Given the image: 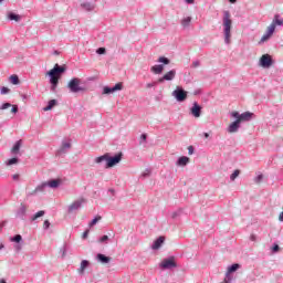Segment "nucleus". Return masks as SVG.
<instances>
[{
  "label": "nucleus",
  "mask_w": 283,
  "mask_h": 283,
  "mask_svg": "<svg viewBox=\"0 0 283 283\" xmlns=\"http://www.w3.org/2000/svg\"><path fill=\"white\" fill-rule=\"evenodd\" d=\"M120 160H123V153H118L114 157H111L109 154H105L103 156L95 158L96 165H103V163H105L104 167L106 169L116 167V165H118V163H120Z\"/></svg>",
  "instance_id": "1"
},
{
  "label": "nucleus",
  "mask_w": 283,
  "mask_h": 283,
  "mask_svg": "<svg viewBox=\"0 0 283 283\" xmlns=\"http://www.w3.org/2000/svg\"><path fill=\"white\" fill-rule=\"evenodd\" d=\"M65 66H61L55 64L52 70L46 72V76H50L51 90H56V85H59V80L61 78V74L65 72Z\"/></svg>",
  "instance_id": "2"
},
{
  "label": "nucleus",
  "mask_w": 283,
  "mask_h": 283,
  "mask_svg": "<svg viewBox=\"0 0 283 283\" xmlns=\"http://www.w3.org/2000/svg\"><path fill=\"white\" fill-rule=\"evenodd\" d=\"M231 13L229 11L223 12V27H224V41L227 44L231 43Z\"/></svg>",
  "instance_id": "3"
},
{
  "label": "nucleus",
  "mask_w": 283,
  "mask_h": 283,
  "mask_svg": "<svg viewBox=\"0 0 283 283\" xmlns=\"http://www.w3.org/2000/svg\"><path fill=\"white\" fill-rule=\"evenodd\" d=\"M70 92L78 94V92H85V87L81 86V78L74 77L67 83Z\"/></svg>",
  "instance_id": "4"
},
{
  "label": "nucleus",
  "mask_w": 283,
  "mask_h": 283,
  "mask_svg": "<svg viewBox=\"0 0 283 283\" xmlns=\"http://www.w3.org/2000/svg\"><path fill=\"white\" fill-rule=\"evenodd\" d=\"M231 116L233 118H237L238 123H247L249 120H251V118L253 117V113L251 112H245V113H238V112H232Z\"/></svg>",
  "instance_id": "5"
},
{
  "label": "nucleus",
  "mask_w": 283,
  "mask_h": 283,
  "mask_svg": "<svg viewBox=\"0 0 283 283\" xmlns=\"http://www.w3.org/2000/svg\"><path fill=\"white\" fill-rule=\"evenodd\" d=\"M172 96H175V98H177L179 103H182V101H187V92L180 87H177V90L172 92Z\"/></svg>",
  "instance_id": "6"
},
{
  "label": "nucleus",
  "mask_w": 283,
  "mask_h": 283,
  "mask_svg": "<svg viewBox=\"0 0 283 283\" xmlns=\"http://www.w3.org/2000/svg\"><path fill=\"white\" fill-rule=\"evenodd\" d=\"M161 269H176V259L174 256L164 259L160 263Z\"/></svg>",
  "instance_id": "7"
},
{
  "label": "nucleus",
  "mask_w": 283,
  "mask_h": 283,
  "mask_svg": "<svg viewBox=\"0 0 283 283\" xmlns=\"http://www.w3.org/2000/svg\"><path fill=\"white\" fill-rule=\"evenodd\" d=\"M273 65V59H271V55L264 54L260 59V66L261 67H271Z\"/></svg>",
  "instance_id": "8"
},
{
  "label": "nucleus",
  "mask_w": 283,
  "mask_h": 283,
  "mask_svg": "<svg viewBox=\"0 0 283 283\" xmlns=\"http://www.w3.org/2000/svg\"><path fill=\"white\" fill-rule=\"evenodd\" d=\"M120 90H123V84L117 83L114 87L105 86L104 91H103V94H113V92H118Z\"/></svg>",
  "instance_id": "9"
},
{
  "label": "nucleus",
  "mask_w": 283,
  "mask_h": 283,
  "mask_svg": "<svg viewBox=\"0 0 283 283\" xmlns=\"http://www.w3.org/2000/svg\"><path fill=\"white\" fill-rule=\"evenodd\" d=\"M192 116H195V118H200V114L202 112V107H200V105H198L196 102L193 103L191 109H190Z\"/></svg>",
  "instance_id": "10"
},
{
  "label": "nucleus",
  "mask_w": 283,
  "mask_h": 283,
  "mask_svg": "<svg viewBox=\"0 0 283 283\" xmlns=\"http://www.w3.org/2000/svg\"><path fill=\"white\" fill-rule=\"evenodd\" d=\"M44 185L46 187H50L51 189H56L57 187H61V185H63V180L62 179H52Z\"/></svg>",
  "instance_id": "11"
},
{
  "label": "nucleus",
  "mask_w": 283,
  "mask_h": 283,
  "mask_svg": "<svg viewBox=\"0 0 283 283\" xmlns=\"http://www.w3.org/2000/svg\"><path fill=\"white\" fill-rule=\"evenodd\" d=\"M238 129H240V122H238V119L235 122H232L228 127L229 134H235Z\"/></svg>",
  "instance_id": "12"
},
{
  "label": "nucleus",
  "mask_w": 283,
  "mask_h": 283,
  "mask_svg": "<svg viewBox=\"0 0 283 283\" xmlns=\"http://www.w3.org/2000/svg\"><path fill=\"white\" fill-rule=\"evenodd\" d=\"M83 202H85L84 199H80L77 201H74L70 207H69V211H76V209H81V205H83Z\"/></svg>",
  "instance_id": "13"
},
{
  "label": "nucleus",
  "mask_w": 283,
  "mask_h": 283,
  "mask_svg": "<svg viewBox=\"0 0 283 283\" xmlns=\"http://www.w3.org/2000/svg\"><path fill=\"white\" fill-rule=\"evenodd\" d=\"M189 161H190L189 157L182 156L177 160V165L178 167H186V165H189Z\"/></svg>",
  "instance_id": "14"
},
{
  "label": "nucleus",
  "mask_w": 283,
  "mask_h": 283,
  "mask_svg": "<svg viewBox=\"0 0 283 283\" xmlns=\"http://www.w3.org/2000/svg\"><path fill=\"white\" fill-rule=\"evenodd\" d=\"M97 260L102 262V264H109V262H112V258L106 256L105 254H97Z\"/></svg>",
  "instance_id": "15"
},
{
  "label": "nucleus",
  "mask_w": 283,
  "mask_h": 283,
  "mask_svg": "<svg viewBox=\"0 0 283 283\" xmlns=\"http://www.w3.org/2000/svg\"><path fill=\"white\" fill-rule=\"evenodd\" d=\"M165 242V237H159L153 244L154 250H158L160 247H163Z\"/></svg>",
  "instance_id": "16"
},
{
  "label": "nucleus",
  "mask_w": 283,
  "mask_h": 283,
  "mask_svg": "<svg viewBox=\"0 0 283 283\" xmlns=\"http://www.w3.org/2000/svg\"><path fill=\"white\" fill-rule=\"evenodd\" d=\"M90 266V261L87 260H83L81 262L80 269H78V273H81V275H83V273H85V269H87Z\"/></svg>",
  "instance_id": "17"
},
{
  "label": "nucleus",
  "mask_w": 283,
  "mask_h": 283,
  "mask_svg": "<svg viewBox=\"0 0 283 283\" xmlns=\"http://www.w3.org/2000/svg\"><path fill=\"white\" fill-rule=\"evenodd\" d=\"M165 81H174L176 78V70H171L164 75Z\"/></svg>",
  "instance_id": "18"
},
{
  "label": "nucleus",
  "mask_w": 283,
  "mask_h": 283,
  "mask_svg": "<svg viewBox=\"0 0 283 283\" xmlns=\"http://www.w3.org/2000/svg\"><path fill=\"white\" fill-rule=\"evenodd\" d=\"M150 70L151 72H154V74H163V70H165V66H163V64L154 65Z\"/></svg>",
  "instance_id": "19"
},
{
  "label": "nucleus",
  "mask_w": 283,
  "mask_h": 283,
  "mask_svg": "<svg viewBox=\"0 0 283 283\" xmlns=\"http://www.w3.org/2000/svg\"><path fill=\"white\" fill-rule=\"evenodd\" d=\"M21 145H23V140H18L14 146L11 148V151L13 154H19V150L21 149Z\"/></svg>",
  "instance_id": "20"
},
{
  "label": "nucleus",
  "mask_w": 283,
  "mask_h": 283,
  "mask_svg": "<svg viewBox=\"0 0 283 283\" xmlns=\"http://www.w3.org/2000/svg\"><path fill=\"white\" fill-rule=\"evenodd\" d=\"M238 269H240V264H238V263H234L230 268H228L227 277H229L230 273H235V271H238Z\"/></svg>",
  "instance_id": "21"
},
{
  "label": "nucleus",
  "mask_w": 283,
  "mask_h": 283,
  "mask_svg": "<svg viewBox=\"0 0 283 283\" xmlns=\"http://www.w3.org/2000/svg\"><path fill=\"white\" fill-rule=\"evenodd\" d=\"M275 32V23H271L268 28H266V32L265 34L273 36V33Z\"/></svg>",
  "instance_id": "22"
},
{
  "label": "nucleus",
  "mask_w": 283,
  "mask_h": 283,
  "mask_svg": "<svg viewBox=\"0 0 283 283\" xmlns=\"http://www.w3.org/2000/svg\"><path fill=\"white\" fill-rule=\"evenodd\" d=\"M181 25L184 28H189L191 25V17H186L181 20Z\"/></svg>",
  "instance_id": "23"
},
{
  "label": "nucleus",
  "mask_w": 283,
  "mask_h": 283,
  "mask_svg": "<svg viewBox=\"0 0 283 283\" xmlns=\"http://www.w3.org/2000/svg\"><path fill=\"white\" fill-rule=\"evenodd\" d=\"M56 105V99L49 101V104L46 107L43 108L44 112H50L54 106Z\"/></svg>",
  "instance_id": "24"
},
{
  "label": "nucleus",
  "mask_w": 283,
  "mask_h": 283,
  "mask_svg": "<svg viewBox=\"0 0 283 283\" xmlns=\"http://www.w3.org/2000/svg\"><path fill=\"white\" fill-rule=\"evenodd\" d=\"M8 19H10V21L19 22V21H21V15L15 14V13H9Z\"/></svg>",
  "instance_id": "25"
},
{
  "label": "nucleus",
  "mask_w": 283,
  "mask_h": 283,
  "mask_svg": "<svg viewBox=\"0 0 283 283\" xmlns=\"http://www.w3.org/2000/svg\"><path fill=\"white\" fill-rule=\"evenodd\" d=\"M10 83H12V85H19L20 81H19V75H11L10 77Z\"/></svg>",
  "instance_id": "26"
},
{
  "label": "nucleus",
  "mask_w": 283,
  "mask_h": 283,
  "mask_svg": "<svg viewBox=\"0 0 283 283\" xmlns=\"http://www.w3.org/2000/svg\"><path fill=\"white\" fill-rule=\"evenodd\" d=\"M272 23H274V27L276 28V25H283V20H280V15L276 14L274 15Z\"/></svg>",
  "instance_id": "27"
},
{
  "label": "nucleus",
  "mask_w": 283,
  "mask_h": 283,
  "mask_svg": "<svg viewBox=\"0 0 283 283\" xmlns=\"http://www.w3.org/2000/svg\"><path fill=\"white\" fill-rule=\"evenodd\" d=\"M43 216H45V211L40 210L33 216L32 220H38V218H43Z\"/></svg>",
  "instance_id": "28"
},
{
  "label": "nucleus",
  "mask_w": 283,
  "mask_h": 283,
  "mask_svg": "<svg viewBox=\"0 0 283 283\" xmlns=\"http://www.w3.org/2000/svg\"><path fill=\"white\" fill-rule=\"evenodd\" d=\"M159 63H164V65H169V59L165 57V56H160L158 59Z\"/></svg>",
  "instance_id": "29"
},
{
  "label": "nucleus",
  "mask_w": 283,
  "mask_h": 283,
  "mask_svg": "<svg viewBox=\"0 0 283 283\" xmlns=\"http://www.w3.org/2000/svg\"><path fill=\"white\" fill-rule=\"evenodd\" d=\"M271 39V35H268V33L263 34L261 40H260V43H265V41L270 40Z\"/></svg>",
  "instance_id": "30"
},
{
  "label": "nucleus",
  "mask_w": 283,
  "mask_h": 283,
  "mask_svg": "<svg viewBox=\"0 0 283 283\" xmlns=\"http://www.w3.org/2000/svg\"><path fill=\"white\" fill-rule=\"evenodd\" d=\"M99 220H101V216L95 217V218L91 221L90 227H94V224H96L97 222H99Z\"/></svg>",
  "instance_id": "31"
},
{
  "label": "nucleus",
  "mask_w": 283,
  "mask_h": 283,
  "mask_svg": "<svg viewBox=\"0 0 283 283\" xmlns=\"http://www.w3.org/2000/svg\"><path fill=\"white\" fill-rule=\"evenodd\" d=\"M70 147H72V144L70 142H64L62 144V149H70Z\"/></svg>",
  "instance_id": "32"
},
{
  "label": "nucleus",
  "mask_w": 283,
  "mask_h": 283,
  "mask_svg": "<svg viewBox=\"0 0 283 283\" xmlns=\"http://www.w3.org/2000/svg\"><path fill=\"white\" fill-rule=\"evenodd\" d=\"M17 163H19L18 158H11L9 159L8 165H17Z\"/></svg>",
  "instance_id": "33"
},
{
  "label": "nucleus",
  "mask_w": 283,
  "mask_h": 283,
  "mask_svg": "<svg viewBox=\"0 0 283 283\" xmlns=\"http://www.w3.org/2000/svg\"><path fill=\"white\" fill-rule=\"evenodd\" d=\"M21 240H23V238L21 237V234H17L14 238H13V242H21Z\"/></svg>",
  "instance_id": "34"
},
{
  "label": "nucleus",
  "mask_w": 283,
  "mask_h": 283,
  "mask_svg": "<svg viewBox=\"0 0 283 283\" xmlns=\"http://www.w3.org/2000/svg\"><path fill=\"white\" fill-rule=\"evenodd\" d=\"M83 6V8H85L86 10H94V7L92 6V4H90V3H84V4H82Z\"/></svg>",
  "instance_id": "35"
},
{
  "label": "nucleus",
  "mask_w": 283,
  "mask_h": 283,
  "mask_svg": "<svg viewBox=\"0 0 283 283\" xmlns=\"http://www.w3.org/2000/svg\"><path fill=\"white\" fill-rule=\"evenodd\" d=\"M240 176V170H234L233 174L230 176V178H238Z\"/></svg>",
  "instance_id": "36"
},
{
  "label": "nucleus",
  "mask_w": 283,
  "mask_h": 283,
  "mask_svg": "<svg viewBox=\"0 0 283 283\" xmlns=\"http://www.w3.org/2000/svg\"><path fill=\"white\" fill-rule=\"evenodd\" d=\"M9 107H12V104H10V103H4V104L1 106V109H8Z\"/></svg>",
  "instance_id": "37"
},
{
  "label": "nucleus",
  "mask_w": 283,
  "mask_h": 283,
  "mask_svg": "<svg viewBox=\"0 0 283 283\" xmlns=\"http://www.w3.org/2000/svg\"><path fill=\"white\" fill-rule=\"evenodd\" d=\"M10 92V88H8V87H6V86H3L2 88H1V94H8Z\"/></svg>",
  "instance_id": "38"
},
{
  "label": "nucleus",
  "mask_w": 283,
  "mask_h": 283,
  "mask_svg": "<svg viewBox=\"0 0 283 283\" xmlns=\"http://www.w3.org/2000/svg\"><path fill=\"white\" fill-rule=\"evenodd\" d=\"M17 112H19V106L13 105V106H12V109H11V113H12V114H17Z\"/></svg>",
  "instance_id": "39"
},
{
  "label": "nucleus",
  "mask_w": 283,
  "mask_h": 283,
  "mask_svg": "<svg viewBox=\"0 0 283 283\" xmlns=\"http://www.w3.org/2000/svg\"><path fill=\"white\" fill-rule=\"evenodd\" d=\"M107 240H109V237H108V235H103V237L99 239V242H107Z\"/></svg>",
  "instance_id": "40"
},
{
  "label": "nucleus",
  "mask_w": 283,
  "mask_h": 283,
  "mask_svg": "<svg viewBox=\"0 0 283 283\" xmlns=\"http://www.w3.org/2000/svg\"><path fill=\"white\" fill-rule=\"evenodd\" d=\"M272 251H274V253H277V251H280V245L274 244Z\"/></svg>",
  "instance_id": "41"
},
{
  "label": "nucleus",
  "mask_w": 283,
  "mask_h": 283,
  "mask_svg": "<svg viewBox=\"0 0 283 283\" xmlns=\"http://www.w3.org/2000/svg\"><path fill=\"white\" fill-rule=\"evenodd\" d=\"M44 229H50V221L45 220L43 223Z\"/></svg>",
  "instance_id": "42"
},
{
  "label": "nucleus",
  "mask_w": 283,
  "mask_h": 283,
  "mask_svg": "<svg viewBox=\"0 0 283 283\" xmlns=\"http://www.w3.org/2000/svg\"><path fill=\"white\" fill-rule=\"evenodd\" d=\"M97 54H105V48H99L97 50Z\"/></svg>",
  "instance_id": "43"
},
{
  "label": "nucleus",
  "mask_w": 283,
  "mask_h": 283,
  "mask_svg": "<svg viewBox=\"0 0 283 283\" xmlns=\"http://www.w3.org/2000/svg\"><path fill=\"white\" fill-rule=\"evenodd\" d=\"M188 154H189V156H191L193 154V146L188 147Z\"/></svg>",
  "instance_id": "44"
},
{
  "label": "nucleus",
  "mask_w": 283,
  "mask_h": 283,
  "mask_svg": "<svg viewBox=\"0 0 283 283\" xmlns=\"http://www.w3.org/2000/svg\"><path fill=\"white\" fill-rule=\"evenodd\" d=\"M143 176H151V171L150 170H145Z\"/></svg>",
  "instance_id": "45"
},
{
  "label": "nucleus",
  "mask_w": 283,
  "mask_h": 283,
  "mask_svg": "<svg viewBox=\"0 0 283 283\" xmlns=\"http://www.w3.org/2000/svg\"><path fill=\"white\" fill-rule=\"evenodd\" d=\"M88 234H90V230H86V231L83 233L82 238H87Z\"/></svg>",
  "instance_id": "46"
},
{
  "label": "nucleus",
  "mask_w": 283,
  "mask_h": 283,
  "mask_svg": "<svg viewBox=\"0 0 283 283\" xmlns=\"http://www.w3.org/2000/svg\"><path fill=\"white\" fill-rule=\"evenodd\" d=\"M192 65H193V67H199L200 66V62H193Z\"/></svg>",
  "instance_id": "47"
},
{
  "label": "nucleus",
  "mask_w": 283,
  "mask_h": 283,
  "mask_svg": "<svg viewBox=\"0 0 283 283\" xmlns=\"http://www.w3.org/2000/svg\"><path fill=\"white\" fill-rule=\"evenodd\" d=\"M140 138H142V140H147V135H146V134H143V135L140 136Z\"/></svg>",
  "instance_id": "48"
},
{
  "label": "nucleus",
  "mask_w": 283,
  "mask_h": 283,
  "mask_svg": "<svg viewBox=\"0 0 283 283\" xmlns=\"http://www.w3.org/2000/svg\"><path fill=\"white\" fill-rule=\"evenodd\" d=\"M164 81H165V76H164V77H160V78L158 80L159 83H163Z\"/></svg>",
  "instance_id": "49"
},
{
  "label": "nucleus",
  "mask_w": 283,
  "mask_h": 283,
  "mask_svg": "<svg viewBox=\"0 0 283 283\" xmlns=\"http://www.w3.org/2000/svg\"><path fill=\"white\" fill-rule=\"evenodd\" d=\"M186 3H193V0H186Z\"/></svg>",
  "instance_id": "50"
},
{
  "label": "nucleus",
  "mask_w": 283,
  "mask_h": 283,
  "mask_svg": "<svg viewBox=\"0 0 283 283\" xmlns=\"http://www.w3.org/2000/svg\"><path fill=\"white\" fill-rule=\"evenodd\" d=\"M205 138H209V133L203 134Z\"/></svg>",
  "instance_id": "51"
},
{
  "label": "nucleus",
  "mask_w": 283,
  "mask_h": 283,
  "mask_svg": "<svg viewBox=\"0 0 283 283\" xmlns=\"http://www.w3.org/2000/svg\"><path fill=\"white\" fill-rule=\"evenodd\" d=\"M260 180H262V179H260V178L255 179L256 185H260Z\"/></svg>",
  "instance_id": "52"
},
{
  "label": "nucleus",
  "mask_w": 283,
  "mask_h": 283,
  "mask_svg": "<svg viewBox=\"0 0 283 283\" xmlns=\"http://www.w3.org/2000/svg\"><path fill=\"white\" fill-rule=\"evenodd\" d=\"M221 283H229V280L224 279Z\"/></svg>",
  "instance_id": "53"
},
{
  "label": "nucleus",
  "mask_w": 283,
  "mask_h": 283,
  "mask_svg": "<svg viewBox=\"0 0 283 283\" xmlns=\"http://www.w3.org/2000/svg\"><path fill=\"white\" fill-rule=\"evenodd\" d=\"M147 87H154V84H147Z\"/></svg>",
  "instance_id": "54"
},
{
  "label": "nucleus",
  "mask_w": 283,
  "mask_h": 283,
  "mask_svg": "<svg viewBox=\"0 0 283 283\" xmlns=\"http://www.w3.org/2000/svg\"><path fill=\"white\" fill-rule=\"evenodd\" d=\"M229 1H230V3H235L237 0H229Z\"/></svg>",
  "instance_id": "55"
},
{
  "label": "nucleus",
  "mask_w": 283,
  "mask_h": 283,
  "mask_svg": "<svg viewBox=\"0 0 283 283\" xmlns=\"http://www.w3.org/2000/svg\"><path fill=\"white\" fill-rule=\"evenodd\" d=\"M0 283H7L3 279L0 280Z\"/></svg>",
  "instance_id": "56"
},
{
  "label": "nucleus",
  "mask_w": 283,
  "mask_h": 283,
  "mask_svg": "<svg viewBox=\"0 0 283 283\" xmlns=\"http://www.w3.org/2000/svg\"><path fill=\"white\" fill-rule=\"evenodd\" d=\"M1 249H3V244H2V243H0V250H1Z\"/></svg>",
  "instance_id": "57"
},
{
  "label": "nucleus",
  "mask_w": 283,
  "mask_h": 283,
  "mask_svg": "<svg viewBox=\"0 0 283 283\" xmlns=\"http://www.w3.org/2000/svg\"><path fill=\"white\" fill-rule=\"evenodd\" d=\"M13 178H18V176H17V175H14V176H13Z\"/></svg>",
  "instance_id": "58"
},
{
  "label": "nucleus",
  "mask_w": 283,
  "mask_h": 283,
  "mask_svg": "<svg viewBox=\"0 0 283 283\" xmlns=\"http://www.w3.org/2000/svg\"><path fill=\"white\" fill-rule=\"evenodd\" d=\"M258 178H262V175L258 176Z\"/></svg>",
  "instance_id": "59"
},
{
  "label": "nucleus",
  "mask_w": 283,
  "mask_h": 283,
  "mask_svg": "<svg viewBox=\"0 0 283 283\" xmlns=\"http://www.w3.org/2000/svg\"><path fill=\"white\" fill-rule=\"evenodd\" d=\"M1 1H3V0H0V3H1Z\"/></svg>",
  "instance_id": "60"
},
{
  "label": "nucleus",
  "mask_w": 283,
  "mask_h": 283,
  "mask_svg": "<svg viewBox=\"0 0 283 283\" xmlns=\"http://www.w3.org/2000/svg\"><path fill=\"white\" fill-rule=\"evenodd\" d=\"M0 227H1V223H0Z\"/></svg>",
  "instance_id": "61"
}]
</instances>
